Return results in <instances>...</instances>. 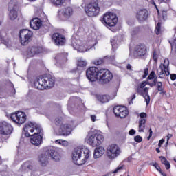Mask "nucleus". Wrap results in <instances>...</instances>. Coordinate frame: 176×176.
I'll return each mask as SVG.
<instances>
[{"instance_id": "f3484780", "label": "nucleus", "mask_w": 176, "mask_h": 176, "mask_svg": "<svg viewBox=\"0 0 176 176\" xmlns=\"http://www.w3.org/2000/svg\"><path fill=\"white\" fill-rule=\"evenodd\" d=\"M113 112L116 118H120L124 119L129 116V109L126 106L117 105L113 107Z\"/></svg>"}, {"instance_id": "7ed1b4c3", "label": "nucleus", "mask_w": 176, "mask_h": 176, "mask_svg": "<svg viewBox=\"0 0 176 176\" xmlns=\"http://www.w3.org/2000/svg\"><path fill=\"white\" fill-rule=\"evenodd\" d=\"M64 118L62 116H58L54 120L56 126H59L58 130V135L67 136L72 133V125L69 124H63Z\"/></svg>"}, {"instance_id": "aec40b11", "label": "nucleus", "mask_w": 176, "mask_h": 176, "mask_svg": "<svg viewBox=\"0 0 176 176\" xmlns=\"http://www.w3.org/2000/svg\"><path fill=\"white\" fill-rule=\"evenodd\" d=\"M149 16V12L146 9L140 10L136 14V19L138 20L139 23H142L148 20V16Z\"/></svg>"}, {"instance_id": "5fc2aeb1", "label": "nucleus", "mask_w": 176, "mask_h": 176, "mask_svg": "<svg viewBox=\"0 0 176 176\" xmlns=\"http://www.w3.org/2000/svg\"><path fill=\"white\" fill-rule=\"evenodd\" d=\"M136 96L135 94H133V95L131 96V102H129V104H133V100H135Z\"/></svg>"}, {"instance_id": "864d4df0", "label": "nucleus", "mask_w": 176, "mask_h": 176, "mask_svg": "<svg viewBox=\"0 0 176 176\" xmlns=\"http://www.w3.org/2000/svg\"><path fill=\"white\" fill-rule=\"evenodd\" d=\"M129 135H134L135 134V130L134 129H131L129 132Z\"/></svg>"}, {"instance_id": "603ef678", "label": "nucleus", "mask_w": 176, "mask_h": 176, "mask_svg": "<svg viewBox=\"0 0 176 176\" xmlns=\"http://www.w3.org/2000/svg\"><path fill=\"white\" fill-rule=\"evenodd\" d=\"M164 144V139H161L158 143L159 148L162 147V144Z\"/></svg>"}, {"instance_id": "f8f14e48", "label": "nucleus", "mask_w": 176, "mask_h": 176, "mask_svg": "<svg viewBox=\"0 0 176 176\" xmlns=\"http://www.w3.org/2000/svg\"><path fill=\"white\" fill-rule=\"evenodd\" d=\"M87 142L94 148L96 146H100V145L104 142V135L100 133H95L90 136H87Z\"/></svg>"}, {"instance_id": "de8ad7c7", "label": "nucleus", "mask_w": 176, "mask_h": 176, "mask_svg": "<svg viewBox=\"0 0 176 176\" xmlns=\"http://www.w3.org/2000/svg\"><path fill=\"white\" fill-rule=\"evenodd\" d=\"M153 166L156 168V170H157V171H160V170H162V168H160V166H159V164H157V163H154L153 164Z\"/></svg>"}, {"instance_id": "6ab92c4d", "label": "nucleus", "mask_w": 176, "mask_h": 176, "mask_svg": "<svg viewBox=\"0 0 176 176\" xmlns=\"http://www.w3.org/2000/svg\"><path fill=\"white\" fill-rule=\"evenodd\" d=\"M43 140V131L41 133H38L35 132L33 135V138H31L30 142L31 144L35 145L36 146H39L41 144H42V141Z\"/></svg>"}, {"instance_id": "72a5a7b5", "label": "nucleus", "mask_w": 176, "mask_h": 176, "mask_svg": "<svg viewBox=\"0 0 176 176\" xmlns=\"http://www.w3.org/2000/svg\"><path fill=\"white\" fill-rule=\"evenodd\" d=\"M87 65V62L82 59H79L77 61V67L78 68H85Z\"/></svg>"}, {"instance_id": "bb28decb", "label": "nucleus", "mask_w": 176, "mask_h": 176, "mask_svg": "<svg viewBox=\"0 0 176 176\" xmlns=\"http://www.w3.org/2000/svg\"><path fill=\"white\" fill-rule=\"evenodd\" d=\"M38 53L39 50L38 47H31L28 50V56H29V57H34L35 54H38Z\"/></svg>"}, {"instance_id": "c756f323", "label": "nucleus", "mask_w": 176, "mask_h": 176, "mask_svg": "<svg viewBox=\"0 0 176 176\" xmlns=\"http://www.w3.org/2000/svg\"><path fill=\"white\" fill-rule=\"evenodd\" d=\"M160 159H161V162L162 163V164H164L166 169L170 170V168H171V165H170V162H168L167 159H166V157L163 156H160Z\"/></svg>"}, {"instance_id": "338daca9", "label": "nucleus", "mask_w": 176, "mask_h": 176, "mask_svg": "<svg viewBox=\"0 0 176 176\" xmlns=\"http://www.w3.org/2000/svg\"><path fill=\"white\" fill-rule=\"evenodd\" d=\"M150 3H151V5H153L154 6H156V3H155V0H151Z\"/></svg>"}, {"instance_id": "a18cd8bd", "label": "nucleus", "mask_w": 176, "mask_h": 176, "mask_svg": "<svg viewBox=\"0 0 176 176\" xmlns=\"http://www.w3.org/2000/svg\"><path fill=\"white\" fill-rule=\"evenodd\" d=\"M136 91H137V93H138L139 94H141V96H142V94L144 93V89L142 90V88H141L140 87H138L136 89Z\"/></svg>"}, {"instance_id": "4d7b16f0", "label": "nucleus", "mask_w": 176, "mask_h": 176, "mask_svg": "<svg viewBox=\"0 0 176 176\" xmlns=\"http://www.w3.org/2000/svg\"><path fill=\"white\" fill-rule=\"evenodd\" d=\"M96 119H97V117L96 116L94 115L91 116V120H92V122H96Z\"/></svg>"}, {"instance_id": "79ce46f5", "label": "nucleus", "mask_w": 176, "mask_h": 176, "mask_svg": "<svg viewBox=\"0 0 176 176\" xmlns=\"http://www.w3.org/2000/svg\"><path fill=\"white\" fill-rule=\"evenodd\" d=\"M134 141L135 142H142V137L140 136V135H136L134 137Z\"/></svg>"}, {"instance_id": "f257e3e1", "label": "nucleus", "mask_w": 176, "mask_h": 176, "mask_svg": "<svg viewBox=\"0 0 176 176\" xmlns=\"http://www.w3.org/2000/svg\"><path fill=\"white\" fill-rule=\"evenodd\" d=\"M49 157H52L56 161L60 160V154L53 146L50 147L44 154H41L38 156L37 160L41 167H46L49 164Z\"/></svg>"}, {"instance_id": "ea45409f", "label": "nucleus", "mask_w": 176, "mask_h": 176, "mask_svg": "<svg viewBox=\"0 0 176 176\" xmlns=\"http://www.w3.org/2000/svg\"><path fill=\"white\" fill-rule=\"evenodd\" d=\"M155 86H157V90L158 91H162L163 90V89H164L163 87V82H157V84L155 85Z\"/></svg>"}, {"instance_id": "f704fd0d", "label": "nucleus", "mask_w": 176, "mask_h": 176, "mask_svg": "<svg viewBox=\"0 0 176 176\" xmlns=\"http://www.w3.org/2000/svg\"><path fill=\"white\" fill-rule=\"evenodd\" d=\"M64 2H65V0H51V3H52L54 6H62Z\"/></svg>"}, {"instance_id": "9b49d317", "label": "nucleus", "mask_w": 176, "mask_h": 176, "mask_svg": "<svg viewBox=\"0 0 176 176\" xmlns=\"http://www.w3.org/2000/svg\"><path fill=\"white\" fill-rule=\"evenodd\" d=\"M133 54L138 58L148 55V46L144 43H138L134 45Z\"/></svg>"}, {"instance_id": "2f4dec72", "label": "nucleus", "mask_w": 176, "mask_h": 176, "mask_svg": "<svg viewBox=\"0 0 176 176\" xmlns=\"http://www.w3.org/2000/svg\"><path fill=\"white\" fill-rule=\"evenodd\" d=\"M108 56H105L104 58H98L95 60H94L93 64H94V65H102V64H104V63H105V59L107 58Z\"/></svg>"}, {"instance_id": "473e14b6", "label": "nucleus", "mask_w": 176, "mask_h": 176, "mask_svg": "<svg viewBox=\"0 0 176 176\" xmlns=\"http://www.w3.org/2000/svg\"><path fill=\"white\" fill-rule=\"evenodd\" d=\"M17 10H10L9 16L10 20H16V19H17V16H18Z\"/></svg>"}, {"instance_id": "5701e85b", "label": "nucleus", "mask_w": 176, "mask_h": 176, "mask_svg": "<svg viewBox=\"0 0 176 176\" xmlns=\"http://www.w3.org/2000/svg\"><path fill=\"white\" fill-rule=\"evenodd\" d=\"M34 168V166L32 165V162L31 161H28L25 162L21 167V171H25V173H28V171H31Z\"/></svg>"}, {"instance_id": "69168bd1", "label": "nucleus", "mask_w": 176, "mask_h": 176, "mask_svg": "<svg viewBox=\"0 0 176 176\" xmlns=\"http://www.w3.org/2000/svg\"><path fill=\"white\" fill-rule=\"evenodd\" d=\"M140 27L135 28V30L133 31V32H140Z\"/></svg>"}, {"instance_id": "2eb2a0df", "label": "nucleus", "mask_w": 176, "mask_h": 176, "mask_svg": "<svg viewBox=\"0 0 176 176\" xmlns=\"http://www.w3.org/2000/svg\"><path fill=\"white\" fill-rule=\"evenodd\" d=\"M113 79V74L107 69H100L99 74V81L103 85L109 83Z\"/></svg>"}, {"instance_id": "774afa93", "label": "nucleus", "mask_w": 176, "mask_h": 176, "mask_svg": "<svg viewBox=\"0 0 176 176\" xmlns=\"http://www.w3.org/2000/svg\"><path fill=\"white\" fill-rule=\"evenodd\" d=\"M156 152H157V153H160V148H156Z\"/></svg>"}, {"instance_id": "b1692460", "label": "nucleus", "mask_w": 176, "mask_h": 176, "mask_svg": "<svg viewBox=\"0 0 176 176\" xmlns=\"http://www.w3.org/2000/svg\"><path fill=\"white\" fill-rule=\"evenodd\" d=\"M104 153H105V148L102 146L98 147L94 151V157L95 159H98L99 157H101Z\"/></svg>"}, {"instance_id": "e433bc0d", "label": "nucleus", "mask_w": 176, "mask_h": 176, "mask_svg": "<svg viewBox=\"0 0 176 176\" xmlns=\"http://www.w3.org/2000/svg\"><path fill=\"white\" fill-rule=\"evenodd\" d=\"M162 32V23L158 22L155 27V34L156 35H159Z\"/></svg>"}, {"instance_id": "c85d7f7f", "label": "nucleus", "mask_w": 176, "mask_h": 176, "mask_svg": "<svg viewBox=\"0 0 176 176\" xmlns=\"http://www.w3.org/2000/svg\"><path fill=\"white\" fill-rule=\"evenodd\" d=\"M97 99L98 101L104 104L105 102H109V100H111V98L107 95H99L97 96Z\"/></svg>"}, {"instance_id": "f03ea898", "label": "nucleus", "mask_w": 176, "mask_h": 176, "mask_svg": "<svg viewBox=\"0 0 176 176\" xmlns=\"http://www.w3.org/2000/svg\"><path fill=\"white\" fill-rule=\"evenodd\" d=\"M55 80L51 75L45 76H40L34 82V86L38 90H45V89H50L54 86Z\"/></svg>"}, {"instance_id": "1a4fd4ad", "label": "nucleus", "mask_w": 176, "mask_h": 176, "mask_svg": "<svg viewBox=\"0 0 176 176\" xmlns=\"http://www.w3.org/2000/svg\"><path fill=\"white\" fill-rule=\"evenodd\" d=\"M102 23L105 27H115L118 24V16L113 12H106L103 15Z\"/></svg>"}, {"instance_id": "4c0bfd02", "label": "nucleus", "mask_w": 176, "mask_h": 176, "mask_svg": "<svg viewBox=\"0 0 176 176\" xmlns=\"http://www.w3.org/2000/svg\"><path fill=\"white\" fill-rule=\"evenodd\" d=\"M158 82H160V81H157V77H155L153 78V80L152 82H148V85L150 87H153V86H156V85H157Z\"/></svg>"}, {"instance_id": "bf43d9fd", "label": "nucleus", "mask_w": 176, "mask_h": 176, "mask_svg": "<svg viewBox=\"0 0 176 176\" xmlns=\"http://www.w3.org/2000/svg\"><path fill=\"white\" fill-rule=\"evenodd\" d=\"M56 142L57 144H58L59 145H62L63 140H61V139L57 140L56 141Z\"/></svg>"}, {"instance_id": "423d86ee", "label": "nucleus", "mask_w": 176, "mask_h": 176, "mask_svg": "<svg viewBox=\"0 0 176 176\" xmlns=\"http://www.w3.org/2000/svg\"><path fill=\"white\" fill-rule=\"evenodd\" d=\"M24 134L26 137H31L30 133H34V131L37 132V134H41L43 133V129L35 122H27L23 127Z\"/></svg>"}, {"instance_id": "9d476101", "label": "nucleus", "mask_w": 176, "mask_h": 176, "mask_svg": "<svg viewBox=\"0 0 176 176\" xmlns=\"http://www.w3.org/2000/svg\"><path fill=\"white\" fill-rule=\"evenodd\" d=\"M34 33L28 29H22L19 32V39L22 46H27L32 41Z\"/></svg>"}, {"instance_id": "37998d69", "label": "nucleus", "mask_w": 176, "mask_h": 176, "mask_svg": "<svg viewBox=\"0 0 176 176\" xmlns=\"http://www.w3.org/2000/svg\"><path fill=\"white\" fill-rule=\"evenodd\" d=\"M148 72H149V69L148 67H146L144 69V74L142 76L143 79H145V78H146L148 76Z\"/></svg>"}, {"instance_id": "a878e982", "label": "nucleus", "mask_w": 176, "mask_h": 176, "mask_svg": "<svg viewBox=\"0 0 176 176\" xmlns=\"http://www.w3.org/2000/svg\"><path fill=\"white\" fill-rule=\"evenodd\" d=\"M142 97H144L145 102L146 103V105L150 104L151 102V96H149V88L148 87H144V93L142 95Z\"/></svg>"}, {"instance_id": "7c9ffc66", "label": "nucleus", "mask_w": 176, "mask_h": 176, "mask_svg": "<svg viewBox=\"0 0 176 176\" xmlns=\"http://www.w3.org/2000/svg\"><path fill=\"white\" fill-rule=\"evenodd\" d=\"M74 10L71 8V7H67L65 8L63 11V16L65 17H69L70 16H72Z\"/></svg>"}, {"instance_id": "412c9836", "label": "nucleus", "mask_w": 176, "mask_h": 176, "mask_svg": "<svg viewBox=\"0 0 176 176\" xmlns=\"http://www.w3.org/2000/svg\"><path fill=\"white\" fill-rule=\"evenodd\" d=\"M30 25L32 30H39L42 27V21L39 18H34L30 21Z\"/></svg>"}, {"instance_id": "0eeeda50", "label": "nucleus", "mask_w": 176, "mask_h": 176, "mask_svg": "<svg viewBox=\"0 0 176 176\" xmlns=\"http://www.w3.org/2000/svg\"><path fill=\"white\" fill-rule=\"evenodd\" d=\"M85 156V158L82 160V163H78L80 158L82 157V148L80 147H77L74 149V151L72 153V159L75 163H77V164H85L86 162H87L89 156H90V150L85 149L84 152Z\"/></svg>"}, {"instance_id": "20e7f679", "label": "nucleus", "mask_w": 176, "mask_h": 176, "mask_svg": "<svg viewBox=\"0 0 176 176\" xmlns=\"http://www.w3.org/2000/svg\"><path fill=\"white\" fill-rule=\"evenodd\" d=\"M160 72L158 73V76L160 79H164L166 76H169L174 81L176 79V74H170V60L168 58H165L164 63H161L159 67Z\"/></svg>"}, {"instance_id": "4468645a", "label": "nucleus", "mask_w": 176, "mask_h": 176, "mask_svg": "<svg viewBox=\"0 0 176 176\" xmlns=\"http://www.w3.org/2000/svg\"><path fill=\"white\" fill-rule=\"evenodd\" d=\"M120 155V148L118 144H111L107 148V156L109 160L116 159Z\"/></svg>"}, {"instance_id": "0e129e2a", "label": "nucleus", "mask_w": 176, "mask_h": 176, "mask_svg": "<svg viewBox=\"0 0 176 176\" xmlns=\"http://www.w3.org/2000/svg\"><path fill=\"white\" fill-rule=\"evenodd\" d=\"M162 17H163V19H164L165 17H167L166 12H162Z\"/></svg>"}, {"instance_id": "dca6fc26", "label": "nucleus", "mask_w": 176, "mask_h": 176, "mask_svg": "<svg viewBox=\"0 0 176 176\" xmlns=\"http://www.w3.org/2000/svg\"><path fill=\"white\" fill-rule=\"evenodd\" d=\"M86 76L90 82H96L100 78V69L97 67H90L86 71Z\"/></svg>"}, {"instance_id": "6e6552de", "label": "nucleus", "mask_w": 176, "mask_h": 176, "mask_svg": "<svg viewBox=\"0 0 176 176\" xmlns=\"http://www.w3.org/2000/svg\"><path fill=\"white\" fill-rule=\"evenodd\" d=\"M100 5L98 0H94L89 3L86 9V13L89 17H96L100 14Z\"/></svg>"}, {"instance_id": "e2e57ef3", "label": "nucleus", "mask_w": 176, "mask_h": 176, "mask_svg": "<svg viewBox=\"0 0 176 176\" xmlns=\"http://www.w3.org/2000/svg\"><path fill=\"white\" fill-rule=\"evenodd\" d=\"M126 69H129V71H131L132 68H131V65L128 64L126 65Z\"/></svg>"}, {"instance_id": "4be33fe9", "label": "nucleus", "mask_w": 176, "mask_h": 176, "mask_svg": "<svg viewBox=\"0 0 176 176\" xmlns=\"http://www.w3.org/2000/svg\"><path fill=\"white\" fill-rule=\"evenodd\" d=\"M67 57H68V54L63 52V53L58 54L55 56V60L57 63H59V64H63V63H67L68 60Z\"/></svg>"}, {"instance_id": "680f3d73", "label": "nucleus", "mask_w": 176, "mask_h": 176, "mask_svg": "<svg viewBox=\"0 0 176 176\" xmlns=\"http://www.w3.org/2000/svg\"><path fill=\"white\" fill-rule=\"evenodd\" d=\"M173 135L172 134H168L167 135V142H168V141L170 140V138H172Z\"/></svg>"}, {"instance_id": "3c124183", "label": "nucleus", "mask_w": 176, "mask_h": 176, "mask_svg": "<svg viewBox=\"0 0 176 176\" xmlns=\"http://www.w3.org/2000/svg\"><path fill=\"white\" fill-rule=\"evenodd\" d=\"M62 146H68V142L67 140H62Z\"/></svg>"}, {"instance_id": "09e8293b", "label": "nucleus", "mask_w": 176, "mask_h": 176, "mask_svg": "<svg viewBox=\"0 0 176 176\" xmlns=\"http://www.w3.org/2000/svg\"><path fill=\"white\" fill-rule=\"evenodd\" d=\"M120 170H123V166H118L116 170L113 171L114 174H116V173H119Z\"/></svg>"}, {"instance_id": "a211bd4d", "label": "nucleus", "mask_w": 176, "mask_h": 176, "mask_svg": "<svg viewBox=\"0 0 176 176\" xmlns=\"http://www.w3.org/2000/svg\"><path fill=\"white\" fill-rule=\"evenodd\" d=\"M52 39L56 46H63L67 41L65 36L60 32L54 33L52 35Z\"/></svg>"}, {"instance_id": "cd10ccee", "label": "nucleus", "mask_w": 176, "mask_h": 176, "mask_svg": "<svg viewBox=\"0 0 176 176\" xmlns=\"http://www.w3.org/2000/svg\"><path fill=\"white\" fill-rule=\"evenodd\" d=\"M8 10H19V6L17 5V1L11 0L8 3Z\"/></svg>"}, {"instance_id": "a19ab883", "label": "nucleus", "mask_w": 176, "mask_h": 176, "mask_svg": "<svg viewBox=\"0 0 176 176\" xmlns=\"http://www.w3.org/2000/svg\"><path fill=\"white\" fill-rule=\"evenodd\" d=\"M155 78H156V73H155V71H152L148 75L147 79L148 80H152V79H155Z\"/></svg>"}, {"instance_id": "6e6d98bb", "label": "nucleus", "mask_w": 176, "mask_h": 176, "mask_svg": "<svg viewBox=\"0 0 176 176\" xmlns=\"http://www.w3.org/2000/svg\"><path fill=\"white\" fill-rule=\"evenodd\" d=\"M0 42H1L2 43H6V41H5V38L1 34H0Z\"/></svg>"}, {"instance_id": "39448f33", "label": "nucleus", "mask_w": 176, "mask_h": 176, "mask_svg": "<svg viewBox=\"0 0 176 176\" xmlns=\"http://www.w3.org/2000/svg\"><path fill=\"white\" fill-rule=\"evenodd\" d=\"M13 133V126L5 121L0 122V142L9 140Z\"/></svg>"}, {"instance_id": "c9c22d12", "label": "nucleus", "mask_w": 176, "mask_h": 176, "mask_svg": "<svg viewBox=\"0 0 176 176\" xmlns=\"http://www.w3.org/2000/svg\"><path fill=\"white\" fill-rule=\"evenodd\" d=\"M32 104L34 108H38L42 104V100L41 98H36L32 101Z\"/></svg>"}, {"instance_id": "8fccbe9b", "label": "nucleus", "mask_w": 176, "mask_h": 176, "mask_svg": "<svg viewBox=\"0 0 176 176\" xmlns=\"http://www.w3.org/2000/svg\"><path fill=\"white\" fill-rule=\"evenodd\" d=\"M146 85H148V82H146V81H143L139 87L144 89V87H145V86H146Z\"/></svg>"}, {"instance_id": "49530a36", "label": "nucleus", "mask_w": 176, "mask_h": 176, "mask_svg": "<svg viewBox=\"0 0 176 176\" xmlns=\"http://www.w3.org/2000/svg\"><path fill=\"white\" fill-rule=\"evenodd\" d=\"M139 116L140 118V119H146L145 118L148 116V114H146V113L142 112L140 113Z\"/></svg>"}, {"instance_id": "13d9d810", "label": "nucleus", "mask_w": 176, "mask_h": 176, "mask_svg": "<svg viewBox=\"0 0 176 176\" xmlns=\"http://www.w3.org/2000/svg\"><path fill=\"white\" fill-rule=\"evenodd\" d=\"M160 91V94H161V96H164V94H166V91H164V88H163L162 91Z\"/></svg>"}, {"instance_id": "58836bf2", "label": "nucleus", "mask_w": 176, "mask_h": 176, "mask_svg": "<svg viewBox=\"0 0 176 176\" xmlns=\"http://www.w3.org/2000/svg\"><path fill=\"white\" fill-rule=\"evenodd\" d=\"M158 58L159 55H157V51H156V49H154L153 51V60H154L155 63H157Z\"/></svg>"}, {"instance_id": "393cba45", "label": "nucleus", "mask_w": 176, "mask_h": 176, "mask_svg": "<svg viewBox=\"0 0 176 176\" xmlns=\"http://www.w3.org/2000/svg\"><path fill=\"white\" fill-rule=\"evenodd\" d=\"M138 124L139 133H144L146 125V119H139Z\"/></svg>"}, {"instance_id": "052dcab7", "label": "nucleus", "mask_w": 176, "mask_h": 176, "mask_svg": "<svg viewBox=\"0 0 176 176\" xmlns=\"http://www.w3.org/2000/svg\"><path fill=\"white\" fill-rule=\"evenodd\" d=\"M159 173H160L161 175L167 176V174H166V173H164L163 170H162V169L160 170H159Z\"/></svg>"}, {"instance_id": "ddd939ff", "label": "nucleus", "mask_w": 176, "mask_h": 176, "mask_svg": "<svg viewBox=\"0 0 176 176\" xmlns=\"http://www.w3.org/2000/svg\"><path fill=\"white\" fill-rule=\"evenodd\" d=\"M10 119L14 123L21 126L27 121V114L23 111H17L10 115Z\"/></svg>"}, {"instance_id": "c03bdc74", "label": "nucleus", "mask_w": 176, "mask_h": 176, "mask_svg": "<svg viewBox=\"0 0 176 176\" xmlns=\"http://www.w3.org/2000/svg\"><path fill=\"white\" fill-rule=\"evenodd\" d=\"M148 134H149V135L147 138L148 141H149L151 140V138H152V135H153V131H152L151 128H150L148 130Z\"/></svg>"}]
</instances>
